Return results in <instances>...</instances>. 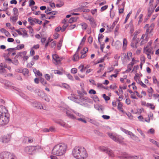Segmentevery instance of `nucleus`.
I'll return each instance as SVG.
<instances>
[{"instance_id":"1","label":"nucleus","mask_w":159,"mask_h":159,"mask_svg":"<svg viewBox=\"0 0 159 159\" xmlns=\"http://www.w3.org/2000/svg\"><path fill=\"white\" fill-rule=\"evenodd\" d=\"M5 102L1 99V125H7L9 120V115L8 111L5 106Z\"/></svg>"},{"instance_id":"2","label":"nucleus","mask_w":159,"mask_h":159,"mask_svg":"<svg viewBox=\"0 0 159 159\" xmlns=\"http://www.w3.org/2000/svg\"><path fill=\"white\" fill-rule=\"evenodd\" d=\"M72 154L76 159H86L88 154L86 149L82 147H75L73 149Z\"/></svg>"},{"instance_id":"3","label":"nucleus","mask_w":159,"mask_h":159,"mask_svg":"<svg viewBox=\"0 0 159 159\" xmlns=\"http://www.w3.org/2000/svg\"><path fill=\"white\" fill-rule=\"evenodd\" d=\"M66 149L67 146L65 144L60 143L54 147L52 152L53 155L56 156H62L65 155Z\"/></svg>"},{"instance_id":"4","label":"nucleus","mask_w":159,"mask_h":159,"mask_svg":"<svg viewBox=\"0 0 159 159\" xmlns=\"http://www.w3.org/2000/svg\"><path fill=\"white\" fill-rule=\"evenodd\" d=\"M1 159H17L13 153L8 152H3L1 153Z\"/></svg>"},{"instance_id":"5","label":"nucleus","mask_w":159,"mask_h":159,"mask_svg":"<svg viewBox=\"0 0 159 159\" xmlns=\"http://www.w3.org/2000/svg\"><path fill=\"white\" fill-rule=\"evenodd\" d=\"M66 112L67 116L69 118L74 119H76V117L71 114L72 112L74 113L76 115L80 117H83V116L79 113L75 111H73L71 109H66L65 110Z\"/></svg>"},{"instance_id":"6","label":"nucleus","mask_w":159,"mask_h":159,"mask_svg":"<svg viewBox=\"0 0 159 159\" xmlns=\"http://www.w3.org/2000/svg\"><path fill=\"white\" fill-rule=\"evenodd\" d=\"M143 52L147 55V57L149 59H151V55L153 54L154 53L152 47L148 46L144 47Z\"/></svg>"},{"instance_id":"7","label":"nucleus","mask_w":159,"mask_h":159,"mask_svg":"<svg viewBox=\"0 0 159 159\" xmlns=\"http://www.w3.org/2000/svg\"><path fill=\"white\" fill-rule=\"evenodd\" d=\"M121 130L124 132L125 134L129 135L130 138L133 140L135 141H140L139 137L135 135L131 131H129L123 128H121Z\"/></svg>"},{"instance_id":"8","label":"nucleus","mask_w":159,"mask_h":159,"mask_svg":"<svg viewBox=\"0 0 159 159\" xmlns=\"http://www.w3.org/2000/svg\"><path fill=\"white\" fill-rule=\"evenodd\" d=\"M121 130L124 132L125 134L129 135L130 138L133 140L135 141H140L139 137L135 135L131 131H129L123 128H121Z\"/></svg>"},{"instance_id":"9","label":"nucleus","mask_w":159,"mask_h":159,"mask_svg":"<svg viewBox=\"0 0 159 159\" xmlns=\"http://www.w3.org/2000/svg\"><path fill=\"white\" fill-rule=\"evenodd\" d=\"M121 130L124 132L125 134L129 135L130 138L133 140L135 141H140L139 137L135 135L131 131H129L123 128H121Z\"/></svg>"},{"instance_id":"10","label":"nucleus","mask_w":159,"mask_h":159,"mask_svg":"<svg viewBox=\"0 0 159 159\" xmlns=\"http://www.w3.org/2000/svg\"><path fill=\"white\" fill-rule=\"evenodd\" d=\"M34 148L32 146H27L25 148L24 151L25 152L30 155H33L35 153Z\"/></svg>"},{"instance_id":"11","label":"nucleus","mask_w":159,"mask_h":159,"mask_svg":"<svg viewBox=\"0 0 159 159\" xmlns=\"http://www.w3.org/2000/svg\"><path fill=\"white\" fill-rule=\"evenodd\" d=\"M11 138V134H7L3 136L2 139V142L4 143H7L9 142Z\"/></svg>"},{"instance_id":"12","label":"nucleus","mask_w":159,"mask_h":159,"mask_svg":"<svg viewBox=\"0 0 159 159\" xmlns=\"http://www.w3.org/2000/svg\"><path fill=\"white\" fill-rule=\"evenodd\" d=\"M107 134L110 138L112 139L113 140L119 143H120V140L119 138L117 137L114 134L110 133H108Z\"/></svg>"},{"instance_id":"13","label":"nucleus","mask_w":159,"mask_h":159,"mask_svg":"<svg viewBox=\"0 0 159 159\" xmlns=\"http://www.w3.org/2000/svg\"><path fill=\"white\" fill-rule=\"evenodd\" d=\"M141 40H142L141 42V45H143L146 43L148 40L147 35L146 34H143L141 37Z\"/></svg>"},{"instance_id":"14","label":"nucleus","mask_w":159,"mask_h":159,"mask_svg":"<svg viewBox=\"0 0 159 159\" xmlns=\"http://www.w3.org/2000/svg\"><path fill=\"white\" fill-rule=\"evenodd\" d=\"M131 155L126 152L122 153L119 156V158L121 159H130Z\"/></svg>"},{"instance_id":"15","label":"nucleus","mask_w":159,"mask_h":159,"mask_svg":"<svg viewBox=\"0 0 159 159\" xmlns=\"http://www.w3.org/2000/svg\"><path fill=\"white\" fill-rule=\"evenodd\" d=\"M52 58L57 64L59 63L62 59L61 57H59L56 54L52 55Z\"/></svg>"},{"instance_id":"16","label":"nucleus","mask_w":159,"mask_h":159,"mask_svg":"<svg viewBox=\"0 0 159 159\" xmlns=\"http://www.w3.org/2000/svg\"><path fill=\"white\" fill-rule=\"evenodd\" d=\"M80 49V46H79L77 51H76L75 54L74 55L73 57V60L74 61H78L80 58L78 54V51L79 49Z\"/></svg>"},{"instance_id":"17","label":"nucleus","mask_w":159,"mask_h":159,"mask_svg":"<svg viewBox=\"0 0 159 159\" xmlns=\"http://www.w3.org/2000/svg\"><path fill=\"white\" fill-rule=\"evenodd\" d=\"M36 19L31 17H29L28 18V21L31 25H34L35 23H36Z\"/></svg>"},{"instance_id":"18","label":"nucleus","mask_w":159,"mask_h":159,"mask_svg":"<svg viewBox=\"0 0 159 159\" xmlns=\"http://www.w3.org/2000/svg\"><path fill=\"white\" fill-rule=\"evenodd\" d=\"M128 41L126 39L124 38L123 39L122 49L123 51L125 50L127 48Z\"/></svg>"},{"instance_id":"19","label":"nucleus","mask_w":159,"mask_h":159,"mask_svg":"<svg viewBox=\"0 0 159 159\" xmlns=\"http://www.w3.org/2000/svg\"><path fill=\"white\" fill-rule=\"evenodd\" d=\"M34 106L37 107L38 109H43L42 106L41 105L40 102H35L34 103Z\"/></svg>"},{"instance_id":"20","label":"nucleus","mask_w":159,"mask_h":159,"mask_svg":"<svg viewBox=\"0 0 159 159\" xmlns=\"http://www.w3.org/2000/svg\"><path fill=\"white\" fill-rule=\"evenodd\" d=\"M7 65L5 64H1V73H5L6 70L4 68H7Z\"/></svg>"},{"instance_id":"21","label":"nucleus","mask_w":159,"mask_h":159,"mask_svg":"<svg viewBox=\"0 0 159 159\" xmlns=\"http://www.w3.org/2000/svg\"><path fill=\"white\" fill-rule=\"evenodd\" d=\"M21 31L23 32L22 36L24 37H28V35L27 34L26 30L24 28H21L20 29Z\"/></svg>"},{"instance_id":"22","label":"nucleus","mask_w":159,"mask_h":159,"mask_svg":"<svg viewBox=\"0 0 159 159\" xmlns=\"http://www.w3.org/2000/svg\"><path fill=\"white\" fill-rule=\"evenodd\" d=\"M68 98L74 102H76L77 99V96L74 94H71V96L68 97Z\"/></svg>"},{"instance_id":"23","label":"nucleus","mask_w":159,"mask_h":159,"mask_svg":"<svg viewBox=\"0 0 159 159\" xmlns=\"http://www.w3.org/2000/svg\"><path fill=\"white\" fill-rule=\"evenodd\" d=\"M57 123L60 124L61 126L65 127H67V125L64 122L63 120H59L57 121Z\"/></svg>"},{"instance_id":"24","label":"nucleus","mask_w":159,"mask_h":159,"mask_svg":"<svg viewBox=\"0 0 159 159\" xmlns=\"http://www.w3.org/2000/svg\"><path fill=\"white\" fill-rule=\"evenodd\" d=\"M7 5V2H4L3 4V7L2 8V9H1V11H5L7 10L8 9Z\"/></svg>"},{"instance_id":"25","label":"nucleus","mask_w":159,"mask_h":159,"mask_svg":"<svg viewBox=\"0 0 159 159\" xmlns=\"http://www.w3.org/2000/svg\"><path fill=\"white\" fill-rule=\"evenodd\" d=\"M33 72L35 75L40 76L42 75V73H41L39 70H37L36 69L34 68H33Z\"/></svg>"},{"instance_id":"26","label":"nucleus","mask_w":159,"mask_h":159,"mask_svg":"<svg viewBox=\"0 0 159 159\" xmlns=\"http://www.w3.org/2000/svg\"><path fill=\"white\" fill-rule=\"evenodd\" d=\"M18 18V16L17 15L11 16L10 17V20L13 22L15 23L17 20Z\"/></svg>"},{"instance_id":"27","label":"nucleus","mask_w":159,"mask_h":159,"mask_svg":"<svg viewBox=\"0 0 159 159\" xmlns=\"http://www.w3.org/2000/svg\"><path fill=\"white\" fill-rule=\"evenodd\" d=\"M118 20L119 18H117L114 21L112 25L110 27V29H111V30L113 29L115 25L117 24Z\"/></svg>"},{"instance_id":"28","label":"nucleus","mask_w":159,"mask_h":159,"mask_svg":"<svg viewBox=\"0 0 159 159\" xmlns=\"http://www.w3.org/2000/svg\"><path fill=\"white\" fill-rule=\"evenodd\" d=\"M100 150L102 151L107 152L109 148L105 147H100L99 148Z\"/></svg>"},{"instance_id":"29","label":"nucleus","mask_w":159,"mask_h":159,"mask_svg":"<svg viewBox=\"0 0 159 159\" xmlns=\"http://www.w3.org/2000/svg\"><path fill=\"white\" fill-rule=\"evenodd\" d=\"M117 101L119 102V103L118 105V109L119 110H120L122 109L123 104L122 103L120 102V100L117 99Z\"/></svg>"},{"instance_id":"30","label":"nucleus","mask_w":159,"mask_h":159,"mask_svg":"<svg viewBox=\"0 0 159 159\" xmlns=\"http://www.w3.org/2000/svg\"><path fill=\"white\" fill-rule=\"evenodd\" d=\"M81 26L82 29L84 30H86L87 27V25L86 23L82 22L80 24Z\"/></svg>"},{"instance_id":"31","label":"nucleus","mask_w":159,"mask_h":159,"mask_svg":"<svg viewBox=\"0 0 159 159\" xmlns=\"http://www.w3.org/2000/svg\"><path fill=\"white\" fill-rule=\"evenodd\" d=\"M32 147L34 148V153L35 152L39 151V150L41 149V147L39 146H32Z\"/></svg>"},{"instance_id":"32","label":"nucleus","mask_w":159,"mask_h":159,"mask_svg":"<svg viewBox=\"0 0 159 159\" xmlns=\"http://www.w3.org/2000/svg\"><path fill=\"white\" fill-rule=\"evenodd\" d=\"M106 153H107L108 155L111 157H113L114 156V154L112 151L109 148L108 150Z\"/></svg>"},{"instance_id":"33","label":"nucleus","mask_w":159,"mask_h":159,"mask_svg":"<svg viewBox=\"0 0 159 159\" xmlns=\"http://www.w3.org/2000/svg\"><path fill=\"white\" fill-rule=\"evenodd\" d=\"M68 25L67 23H65L64 25H63L62 27L61 28V31L63 32H64L66 27L68 26Z\"/></svg>"},{"instance_id":"34","label":"nucleus","mask_w":159,"mask_h":159,"mask_svg":"<svg viewBox=\"0 0 159 159\" xmlns=\"http://www.w3.org/2000/svg\"><path fill=\"white\" fill-rule=\"evenodd\" d=\"M153 12V10L152 8H148V17H149L151 15L152 13Z\"/></svg>"},{"instance_id":"35","label":"nucleus","mask_w":159,"mask_h":159,"mask_svg":"<svg viewBox=\"0 0 159 159\" xmlns=\"http://www.w3.org/2000/svg\"><path fill=\"white\" fill-rule=\"evenodd\" d=\"M40 81L41 83L43 85L45 86H46V84H47V82L45 81L44 79L43 78H40Z\"/></svg>"},{"instance_id":"36","label":"nucleus","mask_w":159,"mask_h":159,"mask_svg":"<svg viewBox=\"0 0 159 159\" xmlns=\"http://www.w3.org/2000/svg\"><path fill=\"white\" fill-rule=\"evenodd\" d=\"M132 67L133 66L128 64L127 66L128 69L126 70L125 72L127 73L129 72L132 69Z\"/></svg>"},{"instance_id":"37","label":"nucleus","mask_w":159,"mask_h":159,"mask_svg":"<svg viewBox=\"0 0 159 159\" xmlns=\"http://www.w3.org/2000/svg\"><path fill=\"white\" fill-rule=\"evenodd\" d=\"M137 42L134 43H132L131 44V46L134 48L136 49L137 48Z\"/></svg>"},{"instance_id":"38","label":"nucleus","mask_w":159,"mask_h":159,"mask_svg":"<svg viewBox=\"0 0 159 159\" xmlns=\"http://www.w3.org/2000/svg\"><path fill=\"white\" fill-rule=\"evenodd\" d=\"M154 26H155L154 24V23H152V24H151L150 25L149 27L150 29V34L152 32V30L153 29V28L154 27Z\"/></svg>"},{"instance_id":"39","label":"nucleus","mask_w":159,"mask_h":159,"mask_svg":"<svg viewBox=\"0 0 159 159\" xmlns=\"http://www.w3.org/2000/svg\"><path fill=\"white\" fill-rule=\"evenodd\" d=\"M22 72L24 75H27L29 73L28 70L27 68H24L22 70Z\"/></svg>"},{"instance_id":"40","label":"nucleus","mask_w":159,"mask_h":159,"mask_svg":"<svg viewBox=\"0 0 159 159\" xmlns=\"http://www.w3.org/2000/svg\"><path fill=\"white\" fill-rule=\"evenodd\" d=\"M88 51V48H84L81 51V54H86L87 52Z\"/></svg>"},{"instance_id":"41","label":"nucleus","mask_w":159,"mask_h":159,"mask_svg":"<svg viewBox=\"0 0 159 159\" xmlns=\"http://www.w3.org/2000/svg\"><path fill=\"white\" fill-rule=\"evenodd\" d=\"M92 98L95 102H97L99 101L98 98L96 95H94Z\"/></svg>"},{"instance_id":"42","label":"nucleus","mask_w":159,"mask_h":159,"mask_svg":"<svg viewBox=\"0 0 159 159\" xmlns=\"http://www.w3.org/2000/svg\"><path fill=\"white\" fill-rule=\"evenodd\" d=\"M13 10L14 13V14L15 15H17L18 16V11L17 9L16 8H14L13 9Z\"/></svg>"},{"instance_id":"43","label":"nucleus","mask_w":159,"mask_h":159,"mask_svg":"<svg viewBox=\"0 0 159 159\" xmlns=\"http://www.w3.org/2000/svg\"><path fill=\"white\" fill-rule=\"evenodd\" d=\"M146 106L148 107H150V108L151 109L154 110L155 108V106L152 104L147 103L146 104Z\"/></svg>"},{"instance_id":"44","label":"nucleus","mask_w":159,"mask_h":159,"mask_svg":"<svg viewBox=\"0 0 159 159\" xmlns=\"http://www.w3.org/2000/svg\"><path fill=\"white\" fill-rule=\"evenodd\" d=\"M24 47V45L23 44L19 45L16 47V49L20 50L23 48Z\"/></svg>"},{"instance_id":"45","label":"nucleus","mask_w":159,"mask_h":159,"mask_svg":"<svg viewBox=\"0 0 159 159\" xmlns=\"http://www.w3.org/2000/svg\"><path fill=\"white\" fill-rule=\"evenodd\" d=\"M62 41L61 40H60L58 43V44L57 45V47L58 48V50H60L62 45Z\"/></svg>"},{"instance_id":"46","label":"nucleus","mask_w":159,"mask_h":159,"mask_svg":"<svg viewBox=\"0 0 159 159\" xmlns=\"http://www.w3.org/2000/svg\"><path fill=\"white\" fill-rule=\"evenodd\" d=\"M34 63L33 61H32L30 63L27 64V66L29 68H31L34 65Z\"/></svg>"},{"instance_id":"47","label":"nucleus","mask_w":159,"mask_h":159,"mask_svg":"<svg viewBox=\"0 0 159 159\" xmlns=\"http://www.w3.org/2000/svg\"><path fill=\"white\" fill-rule=\"evenodd\" d=\"M85 40L86 37H84L82 39L81 42L80 43L79 45V46H80V48H81V46L83 45Z\"/></svg>"},{"instance_id":"48","label":"nucleus","mask_w":159,"mask_h":159,"mask_svg":"<svg viewBox=\"0 0 159 159\" xmlns=\"http://www.w3.org/2000/svg\"><path fill=\"white\" fill-rule=\"evenodd\" d=\"M134 79L136 82L139 84L140 83V82L142 81L140 80V79L139 77H134Z\"/></svg>"},{"instance_id":"49","label":"nucleus","mask_w":159,"mask_h":159,"mask_svg":"<svg viewBox=\"0 0 159 159\" xmlns=\"http://www.w3.org/2000/svg\"><path fill=\"white\" fill-rule=\"evenodd\" d=\"M147 91L149 94H151V95L154 92L153 90L152 87L148 89L147 90Z\"/></svg>"},{"instance_id":"50","label":"nucleus","mask_w":159,"mask_h":159,"mask_svg":"<svg viewBox=\"0 0 159 159\" xmlns=\"http://www.w3.org/2000/svg\"><path fill=\"white\" fill-rule=\"evenodd\" d=\"M130 25V33L131 34H132L134 31V28L133 26H132V25L131 24H130L129 25Z\"/></svg>"},{"instance_id":"51","label":"nucleus","mask_w":159,"mask_h":159,"mask_svg":"<svg viewBox=\"0 0 159 159\" xmlns=\"http://www.w3.org/2000/svg\"><path fill=\"white\" fill-rule=\"evenodd\" d=\"M57 13V11H56L49 12L48 13H47L48 15H50L51 16H53L54 15H55Z\"/></svg>"},{"instance_id":"52","label":"nucleus","mask_w":159,"mask_h":159,"mask_svg":"<svg viewBox=\"0 0 159 159\" xmlns=\"http://www.w3.org/2000/svg\"><path fill=\"white\" fill-rule=\"evenodd\" d=\"M25 139H28V143H32L33 141V140L32 139L29 137H25Z\"/></svg>"},{"instance_id":"53","label":"nucleus","mask_w":159,"mask_h":159,"mask_svg":"<svg viewBox=\"0 0 159 159\" xmlns=\"http://www.w3.org/2000/svg\"><path fill=\"white\" fill-rule=\"evenodd\" d=\"M150 141L151 143H153L154 144L156 145L157 146H158V143L157 141H155L154 139H150Z\"/></svg>"},{"instance_id":"54","label":"nucleus","mask_w":159,"mask_h":159,"mask_svg":"<svg viewBox=\"0 0 159 159\" xmlns=\"http://www.w3.org/2000/svg\"><path fill=\"white\" fill-rule=\"evenodd\" d=\"M102 97L106 101H108L110 99V97L108 96H107L105 94H103L102 95Z\"/></svg>"},{"instance_id":"55","label":"nucleus","mask_w":159,"mask_h":159,"mask_svg":"<svg viewBox=\"0 0 159 159\" xmlns=\"http://www.w3.org/2000/svg\"><path fill=\"white\" fill-rule=\"evenodd\" d=\"M137 130L140 134L143 137H145V135L143 133L142 130L138 128L137 129Z\"/></svg>"},{"instance_id":"56","label":"nucleus","mask_w":159,"mask_h":159,"mask_svg":"<svg viewBox=\"0 0 159 159\" xmlns=\"http://www.w3.org/2000/svg\"><path fill=\"white\" fill-rule=\"evenodd\" d=\"M29 6L30 7L33 6L35 4V2L34 0H31L29 1Z\"/></svg>"},{"instance_id":"57","label":"nucleus","mask_w":159,"mask_h":159,"mask_svg":"<svg viewBox=\"0 0 159 159\" xmlns=\"http://www.w3.org/2000/svg\"><path fill=\"white\" fill-rule=\"evenodd\" d=\"M76 25L75 24L71 25L68 27V29L69 30H72L74 29Z\"/></svg>"},{"instance_id":"58","label":"nucleus","mask_w":159,"mask_h":159,"mask_svg":"<svg viewBox=\"0 0 159 159\" xmlns=\"http://www.w3.org/2000/svg\"><path fill=\"white\" fill-rule=\"evenodd\" d=\"M56 46V43L55 42L53 41L50 44L51 47L52 48H55Z\"/></svg>"},{"instance_id":"59","label":"nucleus","mask_w":159,"mask_h":159,"mask_svg":"<svg viewBox=\"0 0 159 159\" xmlns=\"http://www.w3.org/2000/svg\"><path fill=\"white\" fill-rule=\"evenodd\" d=\"M54 73L55 74H57L60 75H61L62 74V73L61 72L58 70H54Z\"/></svg>"},{"instance_id":"60","label":"nucleus","mask_w":159,"mask_h":159,"mask_svg":"<svg viewBox=\"0 0 159 159\" xmlns=\"http://www.w3.org/2000/svg\"><path fill=\"white\" fill-rule=\"evenodd\" d=\"M76 21V19L75 18L71 17L69 20L68 22L69 23H71L74 21Z\"/></svg>"},{"instance_id":"61","label":"nucleus","mask_w":159,"mask_h":159,"mask_svg":"<svg viewBox=\"0 0 159 159\" xmlns=\"http://www.w3.org/2000/svg\"><path fill=\"white\" fill-rule=\"evenodd\" d=\"M11 62L16 65H17L19 63L17 59H14V60H12L11 61Z\"/></svg>"},{"instance_id":"62","label":"nucleus","mask_w":159,"mask_h":159,"mask_svg":"<svg viewBox=\"0 0 159 159\" xmlns=\"http://www.w3.org/2000/svg\"><path fill=\"white\" fill-rule=\"evenodd\" d=\"M77 71V70L75 68H73L71 69V72L73 74H75Z\"/></svg>"},{"instance_id":"63","label":"nucleus","mask_w":159,"mask_h":159,"mask_svg":"<svg viewBox=\"0 0 159 159\" xmlns=\"http://www.w3.org/2000/svg\"><path fill=\"white\" fill-rule=\"evenodd\" d=\"M64 5V3L62 2H61L60 3L57 4L56 6L57 7H60L63 6Z\"/></svg>"},{"instance_id":"64","label":"nucleus","mask_w":159,"mask_h":159,"mask_svg":"<svg viewBox=\"0 0 159 159\" xmlns=\"http://www.w3.org/2000/svg\"><path fill=\"white\" fill-rule=\"evenodd\" d=\"M4 84L7 87H9L10 86H11L10 82L8 81H5Z\"/></svg>"}]
</instances>
